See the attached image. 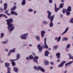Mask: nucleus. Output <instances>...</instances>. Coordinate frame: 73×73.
<instances>
[{"label": "nucleus", "mask_w": 73, "mask_h": 73, "mask_svg": "<svg viewBox=\"0 0 73 73\" xmlns=\"http://www.w3.org/2000/svg\"><path fill=\"white\" fill-rule=\"evenodd\" d=\"M8 5L7 3H5L4 4V10H6L7 8Z\"/></svg>", "instance_id": "obj_15"}, {"label": "nucleus", "mask_w": 73, "mask_h": 73, "mask_svg": "<svg viewBox=\"0 0 73 73\" xmlns=\"http://www.w3.org/2000/svg\"><path fill=\"white\" fill-rule=\"evenodd\" d=\"M42 23L43 24H44L45 25H47L48 24V22L47 21H42Z\"/></svg>", "instance_id": "obj_27"}, {"label": "nucleus", "mask_w": 73, "mask_h": 73, "mask_svg": "<svg viewBox=\"0 0 73 73\" xmlns=\"http://www.w3.org/2000/svg\"><path fill=\"white\" fill-rule=\"evenodd\" d=\"M70 23H73V19L72 18L71 20L70 21Z\"/></svg>", "instance_id": "obj_44"}, {"label": "nucleus", "mask_w": 73, "mask_h": 73, "mask_svg": "<svg viewBox=\"0 0 73 73\" xmlns=\"http://www.w3.org/2000/svg\"><path fill=\"white\" fill-rule=\"evenodd\" d=\"M49 2L50 4H51L53 3V1L52 0H49Z\"/></svg>", "instance_id": "obj_46"}, {"label": "nucleus", "mask_w": 73, "mask_h": 73, "mask_svg": "<svg viewBox=\"0 0 73 73\" xmlns=\"http://www.w3.org/2000/svg\"><path fill=\"white\" fill-rule=\"evenodd\" d=\"M60 9V8L59 7V8H55V12H57Z\"/></svg>", "instance_id": "obj_30"}, {"label": "nucleus", "mask_w": 73, "mask_h": 73, "mask_svg": "<svg viewBox=\"0 0 73 73\" xmlns=\"http://www.w3.org/2000/svg\"><path fill=\"white\" fill-rule=\"evenodd\" d=\"M25 5V0H23L22 2L21 5Z\"/></svg>", "instance_id": "obj_25"}, {"label": "nucleus", "mask_w": 73, "mask_h": 73, "mask_svg": "<svg viewBox=\"0 0 73 73\" xmlns=\"http://www.w3.org/2000/svg\"><path fill=\"white\" fill-rule=\"evenodd\" d=\"M44 63L45 65H48L49 64V62L48 60H46V59H45L44 60Z\"/></svg>", "instance_id": "obj_9"}, {"label": "nucleus", "mask_w": 73, "mask_h": 73, "mask_svg": "<svg viewBox=\"0 0 73 73\" xmlns=\"http://www.w3.org/2000/svg\"><path fill=\"white\" fill-rule=\"evenodd\" d=\"M27 46V44H25L24 45H23V47H24V46Z\"/></svg>", "instance_id": "obj_56"}, {"label": "nucleus", "mask_w": 73, "mask_h": 73, "mask_svg": "<svg viewBox=\"0 0 73 73\" xmlns=\"http://www.w3.org/2000/svg\"><path fill=\"white\" fill-rule=\"evenodd\" d=\"M0 11L1 12H4V11H3V9L2 8H0Z\"/></svg>", "instance_id": "obj_42"}, {"label": "nucleus", "mask_w": 73, "mask_h": 73, "mask_svg": "<svg viewBox=\"0 0 73 73\" xmlns=\"http://www.w3.org/2000/svg\"><path fill=\"white\" fill-rule=\"evenodd\" d=\"M7 14L8 16H10V15H11V14L10 13H7Z\"/></svg>", "instance_id": "obj_58"}, {"label": "nucleus", "mask_w": 73, "mask_h": 73, "mask_svg": "<svg viewBox=\"0 0 73 73\" xmlns=\"http://www.w3.org/2000/svg\"><path fill=\"white\" fill-rule=\"evenodd\" d=\"M39 50L40 51H42V47L41 46V45L40 44H38L37 46Z\"/></svg>", "instance_id": "obj_7"}, {"label": "nucleus", "mask_w": 73, "mask_h": 73, "mask_svg": "<svg viewBox=\"0 0 73 73\" xmlns=\"http://www.w3.org/2000/svg\"><path fill=\"white\" fill-rule=\"evenodd\" d=\"M67 12V11L66 9H63L62 13H64L65 12Z\"/></svg>", "instance_id": "obj_31"}, {"label": "nucleus", "mask_w": 73, "mask_h": 73, "mask_svg": "<svg viewBox=\"0 0 73 73\" xmlns=\"http://www.w3.org/2000/svg\"><path fill=\"white\" fill-rule=\"evenodd\" d=\"M28 35V33H27L21 35L20 37L22 40H26L27 38V36Z\"/></svg>", "instance_id": "obj_3"}, {"label": "nucleus", "mask_w": 73, "mask_h": 73, "mask_svg": "<svg viewBox=\"0 0 73 73\" xmlns=\"http://www.w3.org/2000/svg\"><path fill=\"white\" fill-rule=\"evenodd\" d=\"M33 46V45H32V44H29V46Z\"/></svg>", "instance_id": "obj_61"}, {"label": "nucleus", "mask_w": 73, "mask_h": 73, "mask_svg": "<svg viewBox=\"0 0 73 73\" xmlns=\"http://www.w3.org/2000/svg\"><path fill=\"white\" fill-rule=\"evenodd\" d=\"M5 67L8 68L9 66V64L8 63L6 62L5 63Z\"/></svg>", "instance_id": "obj_23"}, {"label": "nucleus", "mask_w": 73, "mask_h": 73, "mask_svg": "<svg viewBox=\"0 0 73 73\" xmlns=\"http://www.w3.org/2000/svg\"><path fill=\"white\" fill-rule=\"evenodd\" d=\"M5 17V18H8V17L6 15L3 14H0V17Z\"/></svg>", "instance_id": "obj_14"}, {"label": "nucleus", "mask_w": 73, "mask_h": 73, "mask_svg": "<svg viewBox=\"0 0 73 73\" xmlns=\"http://www.w3.org/2000/svg\"><path fill=\"white\" fill-rule=\"evenodd\" d=\"M40 69L41 71L42 72H45V69L43 68L42 67L40 66L39 68V70Z\"/></svg>", "instance_id": "obj_19"}, {"label": "nucleus", "mask_w": 73, "mask_h": 73, "mask_svg": "<svg viewBox=\"0 0 73 73\" xmlns=\"http://www.w3.org/2000/svg\"><path fill=\"white\" fill-rule=\"evenodd\" d=\"M61 38V36H59L57 38V42H59V41H60Z\"/></svg>", "instance_id": "obj_29"}, {"label": "nucleus", "mask_w": 73, "mask_h": 73, "mask_svg": "<svg viewBox=\"0 0 73 73\" xmlns=\"http://www.w3.org/2000/svg\"><path fill=\"white\" fill-rule=\"evenodd\" d=\"M6 21L7 22V24L8 25L7 28L8 29L9 31L10 32H12V31L15 28L13 24H12L11 23H13V19H12L11 18L9 19L6 20ZM10 22H11V23Z\"/></svg>", "instance_id": "obj_1"}, {"label": "nucleus", "mask_w": 73, "mask_h": 73, "mask_svg": "<svg viewBox=\"0 0 73 73\" xmlns=\"http://www.w3.org/2000/svg\"><path fill=\"white\" fill-rule=\"evenodd\" d=\"M35 38H36V39L38 41H40V36H35Z\"/></svg>", "instance_id": "obj_18"}, {"label": "nucleus", "mask_w": 73, "mask_h": 73, "mask_svg": "<svg viewBox=\"0 0 73 73\" xmlns=\"http://www.w3.org/2000/svg\"><path fill=\"white\" fill-rule=\"evenodd\" d=\"M57 62H60V59H58L57 60Z\"/></svg>", "instance_id": "obj_53"}, {"label": "nucleus", "mask_w": 73, "mask_h": 73, "mask_svg": "<svg viewBox=\"0 0 73 73\" xmlns=\"http://www.w3.org/2000/svg\"><path fill=\"white\" fill-rule=\"evenodd\" d=\"M69 30V28L68 27H67L66 29L65 30V31H64V32L62 33L61 34H60V35L61 36H62V35H64V34H65L68 31V30Z\"/></svg>", "instance_id": "obj_5"}, {"label": "nucleus", "mask_w": 73, "mask_h": 73, "mask_svg": "<svg viewBox=\"0 0 73 73\" xmlns=\"http://www.w3.org/2000/svg\"><path fill=\"white\" fill-rule=\"evenodd\" d=\"M66 61H63L61 63H62V64H63V65H64V64H65V63H66Z\"/></svg>", "instance_id": "obj_43"}, {"label": "nucleus", "mask_w": 73, "mask_h": 73, "mask_svg": "<svg viewBox=\"0 0 73 73\" xmlns=\"http://www.w3.org/2000/svg\"><path fill=\"white\" fill-rule=\"evenodd\" d=\"M33 10L31 8L29 9L28 10V12H33Z\"/></svg>", "instance_id": "obj_34"}, {"label": "nucleus", "mask_w": 73, "mask_h": 73, "mask_svg": "<svg viewBox=\"0 0 73 73\" xmlns=\"http://www.w3.org/2000/svg\"><path fill=\"white\" fill-rule=\"evenodd\" d=\"M8 50H9L7 48H5V51L6 52H7L8 51Z\"/></svg>", "instance_id": "obj_55"}, {"label": "nucleus", "mask_w": 73, "mask_h": 73, "mask_svg": "<svg viewBox=\"0 0 73 73\" xmlns=\"http://www.w3.org/2000/svg\"><path fill=\"white\" fill-rule=\"evenodd\" d=\"M59 46L58 45L54 46L53 47L54 48L55 50H56V49H57V48H58V47Z\"/></svg>", "instance_id": "obj_26"}, {"label": "nucleus", "mask_w": 73, "mask_h": 73, "mask_svg": "<svg viewBox=\"0 0 73 73\" xmlns=\"http://www.w3.org/2000/svg\"><path fill=\"white\" fill-rule=\"evenodd\" d=\"M36 13H37V12H36V11L35 10L34 11V12H33V14L34 15H35V14H36Z\"/></svg>", "instance_id": "obj_48"}, {"label": "nucleus", "mask_w": 73, "mask_h": 73, "mask_svg": "<svg viewBox=\"0 0 73 73\" xmlns=\"http://www.w3.org/2000/svg\"><path fill=\"white\" fill-rule=\"evenodd\" d=\"M68 55H69V58L70 59H71V58H72V55H70V54H68Z\"/></svg>", "instance_id": "obj_39"}, {"label": "nucleus", "mask_w": 73, "mask_h": 73, "mask_svg": "<svg viewBox=\"0 0 73 73\" xmlns=\"http://www.w3.org/2000/svg\"><path fill=\"white\" fill-rule=\"evenodd\" d=\"M47 12L48 13V19H50V22L49 24V27H52L53 26V23H52V21L53 20L54 17V15H53L51 17V15H52V13L50 12V11H47Z\"/></svg>", "instance_id": "obj_2"}, {"label": "nucleus", "mask_w": 73, "mask_h": 73, "mask_svg": "<svg viewBox=\"0 0 73 73\" xmlns=\"http://www.w3.org/2000/svg\"><path fill=\"white\" fill-rule=\"evenodd\" d=\"M20 58V55L19 54H17V58L15 59V60H18L19 58Z\"/></svg>", "instance_id": "obj_12"}, {"label": "nucleus", "mask_w": 73, "mask_h": 73, "mask_svg": "<svg viewBox=\"0 0 73 73\" xmlns=\"http://www.w3.org/2000/svg\"><path fill=\"white\" fill-rule=\"evenodd\" d=\"M64 3H61L60 5L59 8L60 9L62 8H63V6H64Z\"/></svg>", "instance_id": "obj_21"}, {"label": "nucleus", "mask_w": 73, "mask_h": 73, "mask_svg": "<svg viewBox=\"0 0 73 73\" xmlns=\"http://www.w3.org/2000/svg\"><path fill=\"white\" fill-rule=\"evenodd\" d=\"M11 52H10L9 51V52L8 54L7 55V56H9L10 54H11Z\"/></svg>", "instance_id": "obj_51"}, {"label": "nucleus", "mask_w": 73, "mask_h": 73, "mask_svg": "<svg viewBox=\"0 0 73 73\" xmlns=\"http://www.w3.org/2000/svg\"><path fill=\"white\" fill-rule=\"evenodd\" d=\"M11 68L9 67H7V71H11Z\"/></svg>", "instance_id": "obj_40"}, {"label": "nucleus", "mask_w": 73, "mask_h": 73, "mask_svg": "<svg viewBox=\"0 0 73 73\" xmlns=\"http://www.w3.org/2000/svg\"><path fill=\"white\" fill-rule=\"evenodd\" d=\"M3 62H4L3 60H1H1L0 61V63H3Z\"/></svg>", "instance_id": "obj_54"}, {"label": "nucleus", "mask_w": 73, "mask_h": 73, "mask_svg": "<svg viewBox=\"0 0 73 73\" xmlns=\"http://www.w3.org/2000/svg\"><path fill=\"white\" fill-rule=\"evenodd\" d=\"M29 57L30 60H33V56L32 55L30 56Z\"/></svg>", "instance_id": "obj_28"}, {"label": "nucleus", "mask_w": 73, "mask_h": 73, "mask_svg": "<svg viewBox=\"0 0 73 73\" xmlns=\"http://www.w3.org/2000/svg\"><path fill=\"white\" fill-rule=\"evenodd\" d=\"M66 12L67 16H69V15H70V13L69 11H67Z\"/></svg>", "instance_id": "obj_37"}, {"label": "nucleus", "mask_w": 73, "mask_h": 73, "mask_svg": "<svg viewBox=\"0 0 73 73\" xmlns=\"http://www.w3.org/2000/svg\"><path fill=\"white\" fill-rule=\"evenodd\" d=\"M40 66H34V68L36 70H40Z\"/></svg>", "instance_id": "obj_6"}, {"label": "nucleus", "mask_w": 73, "mask_h": 73, "mask_svg": "<svg viewBox=\"0 0 73 73\" xmlns=\"http://www.w3.org/2000/svg\"><path fill=\"white\" fill-rule=\"evenodd\" d=\"M50 64L51 65H54V62H50Z\"/></svg>", "instance_id": "obj_47"}, {"label": "nucleus", "mask_w": 73, "mask_h": 73, "mask_svg": "<svg viewBox=\"0 0 73 73\" xmlns=\"http://www.w3.org/2000/svg\"><path fill=\"white\" fill-rule=\"evenodd\" d=\"M73 61H70L68 63L66 64L65 66H66V67H67V66H68V65H70V64H72V63H73Z\"/></svg>", "instance_id": "obj_13"}, {"label": "nucleus", "mask_w": 73, "mask_h": 73, "mask_svg": "<svg viewBox=\"0 0 73 73\" xmlns=\"http://www.w3.org/2000/svg\"><path fill=\"white\" fill-rule=\"evenodd\" d=\"M7 73H11V72L10 71H7Z\"/></svg>", "instance_id": "obj_62"}, {"label": "nucleus", "mask_w": 73, "mask_h": 73, "mask_svg": "<svg viewBox=\"0 0 73 73\" xmlns=\"http://www.w3.org/2000/svg\"><path fill=\"white\" fill-rule=\"evenodd\" d=\"M6 42L7 43H8V40L6 39Z\"/></svg>", "instance_id": "obj_57"}, {"label": "nucleus", "mask_w": 73, "mask_h": 73, "mask_svg": "<svg viewBox=\"0 0 73 73\" xmlns=\"http://www.w3.org/2000/svg\"><path fill=\"white\" fill-rule=\"evenodd\" d=\"M13 70H14L15 72H16L17 73H18V72H19L18 71V70H19V69H18V68H17V67H13Z\"/></svg>", "instance_id": "obj_10"}, {"label": "nucleus", "mask_w": 73, "mask_h": 73, "mask_svg": "<svg viewBox=\"0 0 73 73\" xmlns=\"http://www.w3.org/2000/svg\"><path fill=\"white\" fill-rule=\"evenodd\" d=\"M66 70L64 72V73H66Z\"/></svg>", "instance_id": "obj_64"}, {"label": "nucleus", "mask_w": 73, "mask_h": 73, "mask_svg": "<svg viewBox=\"0 0 73 73\" xmlns=\"http://www.w3.org/2000/svg\"><path fill=\"white\" fill-rule=\"evenodd\" d=\"M37 60H38V57L35 56L34 57L33 61L34 62H36L37 64L38 63V61Z\"/></svg>", "instance_id": "obj_4"}, {"label": "nucleus", "mask_w": 73, "mask_h": 73, "mask_svg": "<svg viewBox=\"0 0 73 73\" xmlns=\"http://www.w3.org/2000/svg\"><path fill=\"white\" fill-rule=\"evenodd\" d=\"M1 38H3V36H4V34L3 33H1Z\"/></svg>", "instance_id": "obj_38"}, {"label": "nucleus", "mask_w": 73, "mask_h": 73, "mask_svg": "<svg viewBox=\"0 0 73 73\" xmlns=\"http://www.w3.org/2000/svg\"><path fill=\"white\" fill-rule=\"evenodd\" d=\"M15 11H11V13L12 15H15Z\"/></svg>", "instance_id": "obj_41"}, {"label": "nucleus", "mask_w": 73, "mask_h": 73, "mask_svg": "<svg viewBox=\"0 0 73 73\" xmlns=\"http://www.w3.org/2000/svg\"><path fill=\"white\" fill-rule=\"evenodd\" d=\"M45 33H46V32L44 31H42L41 32V35L42 37H44V34H45Z\"/></svg>", "instance_id": "obj_11"}, {"label": "nucleus", "mask_w": 73, "mask_h": 73, "mask_svg": "<svg viewBox=\"0 0 73 73\" xmlns=\"http://www.w3.org/2000/svg\"><path fill=\"white\" fill-rule=\"evenodd\" d=\"M16 9V6H14L11 9L12 10H15V9Z\"/></svg>", "instance_id": "obj_35"}, {"label": "nucleus", "mask_w": 73, "mask_h": 73, "mask_svg": "<svg viewBox=\"0 0 73 73\" xmlns=\"http://www.w3.org/2000/svg\"><path fill=\"white\" fill-rule=\"evenodd\" d=\"M60 53H57L56 54V56H57V58H60Z\"/></svg>", "instance_id": "obj_16"}, {"label": "nucleus", "mask_w": 73, "mask_h": 73, "mask_svg": "<svg viewBox=\"0 0 73 73\" xmlns=\"http://www.w3.org/2000/svg\"><path fill=\"white\" fill-rule=\"evenodd\" d=\"M64 66V65H63V64H62V63H61L60 64L58 65V67H62V66Z\"/></svg>", "instance_id": "obj_33"}, {"label": "nucleus", "mask_w": 73, "mask_h": 73, "mask_svg": "<svg viewBox=\"0 0 73 73\" xmlns=\"http://www.w3.org/2000/svg\"><path fill=\"white\" fill-rule=\"evenodd\" d=\"M44 44L45 43H46V38H44Z\"/></svg>", "instance_id": "obj_45"}, {"label": "nucleus", "mask_w": 73, "mask_h": 73, "mask_svg": "<svg viewBox=\"0 0 73 73\" xmlns=\"http://www.w3.org/2000/svg\"><path fill=\"white\" fill-rule=\"evenodd\" d=\"M49 54V52L48 50H46L45 51L44 53V56L45 57H47L48 56V55Z\"/></svg>", "instance_id": "obj_8"}, {"label": "nucleus", "mask_w": 73, "mask_h": 73, "mask_svg": "<svg viewBox=\"0 0 73 73\" xmlns=\"http://www.w3.org/2000/svg\"><path fill=\"white\" fill-rule=\"evenodd\" d=\"M26 60H29V58L28 57H26Z\"/></svg>", "instance_id": "obj_60"}, {"label": "nucleus", "mask_w": 73, "mask_h": 73, "mask_svg": "<svg viewBox=\"0 0 73 73\" xmlns=\"http://www.w3.org/2000/svg\"><path fill=\"white\" fill-rule=\"evenodd\" d=\"M66 10L67 12H70L71 10H72V9H71V6H68Z\"/></svg>", "instance_id": "obj_17"}, {"label": "nucleus", "mask_w": 73, "mask_h": 73, "mask_svg": "<svg viewBox=\"0 0 73 73\" xmlns=\"http://www.w3.org/2000/svg\"><path fill=\"white\" fill-rule=\"evenodd\" d=\"M2 44H7L5 41L2 42Z\"/></svg>", "instance_id": "obj_52"}, {"label": "nucleus", "mask_w": 73, "mask_h": 73, "mask_svg": "<svg viewBox=\"0 0 73 73\" xmlns=\"http://www.w3.org/2000/svg\"><path fill=\"white\" fill-rule=\"evenodd\" d=\"M62 40L63 41H68V38L64 37L62 38Z\"/></svg>", "instance_id": "obj_24"}, {"label": "nucleus", "mask_w": 73, "mask_h": 73, "mask_svg": "<svg viewBox=\"0 0 73 73\" xmlns=\"http://www.w3.org/2000/svg\"><path fill=\"white\" fill-rule=\"evenodd\" d=\"M70 46H71V44H68L67 45L66 48H67V49H69Z\"/></svg>", "instance_id": "obj_32"}, {"label": "nucleus", "mask_w": 73, "mask_h": 73, "mask_svg": "<svg viewBox=\"0 0 73 73\" xmlns=\"http://www.w3.org/2000/svg\"><path fill=\"white\" fill-rule=\"evenodd\" d=\"M14 14L15 15V16H17V13H16V12H15Z\"/></svg>", "instance_id": "obj_59"}, {"label": "nucleus", "mask_w": 73, "mask_h": 73, "mask_svg": "<svg viewBox=\"0 0 73 73\" xmlns=\"http://www.w3.org/2000/svg\"><path fill=\"white\" fill-rule=\"evenodd\" d=\"M44 44V46H43V47L44 49H45V48H46V49H48V45H47V44H46V43H45Z\"/></svg>", "instance_id": "obj_20"}, {"label": "nucleus", "mask_w": 73, "mask_h": 73, "mask_svg": "<svg viewBox=\"0 0 73 73\" xmlns=\"http://www.w3.org/2000/svg\"><path fill=\"white\" fill-rule=\"evenodd\" d=\"M9 11V9L5 11V13H6V14H8V12Z\"/></svg>", "instance_id": "obj_49"}, {"label": "nucleus", "mask_w": 73, "mask_h": 73, "mask_svg": "<svg viewBox=\"0 0 73 73\" xmlns=\"http://www.w3.org/2000/svg\"><path fill=\"white\" fill-rule=\"evenodd\" d=\"M16 59L15 60H12V59H11L10 60V61H11L12 62H13V61H16Z\"/></svg>", "instance_id": "obj_50"}, {"label": "nucleus", "mask_w": 73, "mask_h": 73, "mask_svg": "<svg viewBox=\"0 0 73 73\" xmlns=\"http://www.w3.org/2000/svg\"><path fill=\"white\" fill-rule=\"evenodd\" d=\"M60 17H62V15L60 14Z\"/></svg>", "instance_id": "obj_63"}, {"label": "nucleus", "mask_w": 73, "mask_h": 73, "mask_svg": "<svg viewBox=\"0 0 73 73\" xmlns=\"http://www.w3.org/2000/svg\"><path fill=\"white\" fill-rule=\"evenodd\" d=\"M13 66H15L16 65V63H15V62H11Z\"/></svg>", "instance_id": "obj_36"}, {"label": "nucleus", "mask_w": 73, "mask_h": 73, "mask_svg": "<svg viewBox=\"0 0 73 73\" xmlns=\"http://www.w3.org/2000/svg\"><path fill=\"white\" fill-rule=\"evenodd\" d=\"M16 49V48H15L11 50H10L9 51V52H11V53H14V52H15V49Z\"/></svg>", "instance_id": "obj_22"}]
</instances>
